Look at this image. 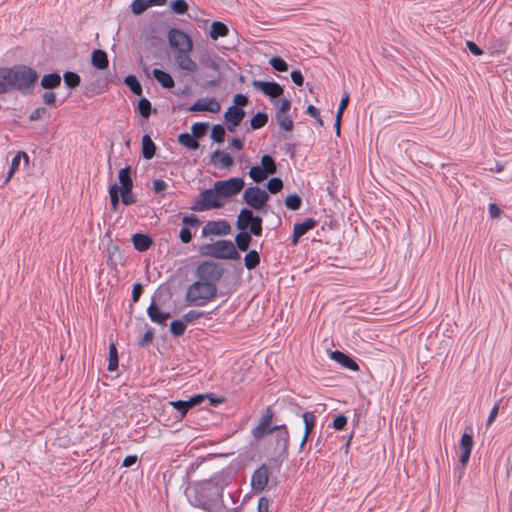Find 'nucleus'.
I'll list each match as a JSON object with an SVG mask.
<instances>
[{"label":"nucleus","instance_id":"e2e57ef3","mask_svg":"<svg viewBox=\"0 0 512 512\" xmlns=\"http://www.w3.org/2000/svg\"><path fill=\"white\" fill-rule=\"evenodd\" d=\"M201 316H202L201 312L189 311V312H187L186 314L183 315V321L185 323H189V322H192V321L200 318Z\"/></svg>","mask_w":512,"mask_h":512},{"label":"nucleus","instance_id":"7ed1b4c3","mask_svg":"<svg viewBox=\"0 0 512 512\" xmlns=\"http://www.w3.org/2000/svg\"><path fill=\"white\" fill-rule=\"evenodd\" d=\"M226 200H222L216 188L213 186L211 189L204 190L199 197L194 201L191 209L193 211H207L211 209H218L225 205Z\"/></svg>","mask_w":512,"mask_h":512},{"label":"nucleus","instance_id":"473e14b6","mask_svg":"<svg viewBox=\"0 0 512 512\" xmlns=\"http://www.w3.org/2000/svg\"><path fill=\"white\" fill-rule=\"evenodd\" d=\"M178 141L183 146L192 150H195L199 147V142L197 141V139L193 135H190L188 133L180 134L178 136Z\"/></svg>","mask_w":512,"mask_h":512},{"label":"nucleus","instance_id":"aec40b11","mask_svg":"<svg viewBox=\"0 0 512 512\" xmlns=\"http://www.w3.org/2000/svg\"><path fill=\"white\" fill-rule=\"evenodd\" d=\"M473 438L470 434L464 433L460 440V463L463 467L469 462L470 454L473 448Z\"/></svg>","mask_w":512,"mask_h":512},{"label":"nucleus","instance_id":"9b49d317","mask_svg":"<svg viewBox=\"0 0 512 512\" xmlns=\"http://www.w3.org/2000/svg\"><path fill=\"white\" fill-rule=\"evenodd\" d=\"M273 412L268 409L261 417L259 423L252 429V435L256 439H261L265 435L276 431L279 427H272Z\"/></svg>","mask_w":512,"mask_h":512},{"label":"nucleus","instance_id":"f704fd0d","mask_svg":"<svg viewBox=\"0 0 512 512\" xmlns=\"http://www.w3.org/2000/svg\"><path fill=\"white\" fill-rule=\"evenodd\" d=\"M235 242L237 244V247L241 251H246L250 245L251 242V236L249 233L243 231L236 235Z\"/></svg>","mask_w":512,"mask_h":512},{"label":"nucleus","instance_id":"052dcab7","mask_svg":"<svg viewBox=\"0 0 512 512\" xmlns=\"http://www.w3.org/2000/svg\"><path fill=\"white\" fill-rule=\"evenodd\" d=\"M348 103H349V94L345 93L341 99L336 116H339L340 118H342L343 113L348 106Z\"/></svg>","mask_w":512,"mask_h":512},{"label":"nucleus","instance_id":"680f3d73","mask_svg":"<svg viewBox=\"0 0 512 512\" xmlns=\"http://www.w3.org/2000/svg\"><path fill=\"white\" fill-rule=\"evenodd\" d=\"M488 211L492 219H498L502 214V210L495 203L489 204Z\"/></svg>","mask_w":512,"mask_h":512},{"label":"nucleus","instance_id":"338daca9","mask_svg":"<svg viewBox=\"0 0 512 512\" xmlns=\"http://www.w3.org/2000/svg\"><path fill=\"white\" fill-rule=\"evenodd\" d=\"M153 337H154L153 331H152V330H148V331L143 335V337L139 340V345H141V346H146V345H148L149 343H151V342H152Z\"/></svg>","mask_w":512,"mask_h":512},{"label":"nucleus","instance_id":"c9c22d12","mask_svg":"<svg viewBox=\"0 0 512 512\" xmlns=\"http://www.w3.org/2000/svg\"><path fill=\"white\" fill-rule=\"evenodd\" d=\"M276 121L285 131H291L293 129V121L287 113L276 114Z\"/></svg>","mask_w":512,"mask_h":512},{"label":"nucleus","instance_id":"c03bdc74","mask_svg":"<svg viewBox=\"0 0 512 512\" xmlns=\"http://www.w3.org/2000/svg\"><path fill=\"white\" fill-rule=\"evenodd\" d=\"M269 64L279 72H286L288 70L287 63L280 57L271 58Z\"/></svg>","mask_w":512,"mask_h":512},{"label":"nucleus","instance_id":"3c124183","mask_svg":"<svg viewBox=\"0 0 512 512\" xmlns=\"http://www.w3.org/2000/svg\"><path fill=\"white\" fill-rule=\"evenodd\" d=\"M283 188V182L280 178H272L267 183V189L271 193H277Z\"/></svg>","mask_w":512,"mask_h":512},{"label":"nucleus","instance_id":"e433bc0d","mask_svg":"<svg viewBox=\"0 0 512 512\" xmlns=\"http://www.w3.org/2000/svg\"><path fill=\"white\" fill-rule=\"evenodd\" d=\"M118 367V355H117V349L114 343L110 344L109 346V364H108V370L109 371H115Z\"/></svg>","mask_w":512,"mask_h":512},{"label":"nucleus","instance_id":"58836bf2","mask_svg":"<svg viewBox=\"0 0 512 512\" xmlns=\"http://www.w3.org/2000/svg\"><path fill=\"white\" fill-rule=\"evenodd\" d=\"M124 82L134 94L141 95V93H142L141 84L134 76H132V75L127 76L125 78Z\"/></svg>","mask_w":512,"mask_h":512},{"label":"nucleus","instance_id":"f03ea898","mask_svg":"<svg viewBox=\"0 0 512 512\" xmlns=\"http://www.w3.org/2000/svg\"><path fill=\"white\" fill-rule=\"evenodd\" d=\"M199 253L204 257H212L217 259H239L234 244L228 240H218L214 243L205 244L199 248Z\"/></svg>","mask_w":512,"mask_h":512},{"label":"nucleus","instance_id":"39448f33","mask_svg":"<svg viewBox=\"0 0 512 512\" xmlns=\"http://www.w3.org/2000/svg\"><path fill=\"white\" fill-rule=\"evenodd\" d=\"M168 42L176 55L192 52L193 42L189 35L179 29H171L168 32Z\"/></svg>","mask_w":512,"mask_h":512},{"label":"nucleus","instance_id":"09e8293b","mask_svg":"<svg viewBox=\"0 0 512 512\" xmlns=\"http://www.w3.org/2000/svg\"><path fill=\"white\" fill-rule=\"evenodd\" d=\"M285 205L291 210H298L301 206V198L298 195H290L285 199Z\"/></svg>","mask_w":512,"mask_h":512},{"label":"nucleus","instance_id":"ddd939ff","mask_svg":"<svg viewBox=\"0 0 512 512\" xmlns=\"http://www.w3.org/2000/svg\"><path fill=\"white\" fill-rule=\"evenodd\" d=\"M204 400V395L198 394L190 397L186 401L178 400V401H170L169 405L174 409L180 412V419H182L186 413L193 407L199 405Z\"/></svg>","mask_w":512,"mask_h":512},{"label":"nucleus","instance_id":"9d476101","mask_svg":"<svg viewBox=\"0 0 512 512\" xmlns=\"http://www.w3.org/2000/svg\"><path fill=\"white\" fill-rule=\"evenodd\" d=\"M243 200L253 209L260 210L269 200V195L265 190L254 186L244 191Z\"/></svg>","mask_w":512,"mask_h":512},{"label":"nucleus","instance_id":"1a4fd4ad","mask_svg":"<svg viewBox=\"0 0 512 512\" xmlns=\"http://www.w3.org/2000/svg\"><path fill=\"white\" fill-rule=\"evenodd\" d=\"M130 167L120 169L118 173V179L121 187L119 191L121 193L122 203L125 205H131L135 202V198L132 194L133 182L130 177Z\"/></svg>","mask_w":512,"mask_h":512},{"label":"nucleus","instance_id":"cd10ccee","mask_svg":"<svg viewBox=\"0 0 512 512\" xmlns=\"http://www.w3.org/2000/svg\"><path fill=\"white\" fill-rule=\"evenodd\" d=\"M22 159L24 161V165L28 166V164H29V156H28V154L26 152H24V151L17 152V154L12 159L11 166H10L7 178H6V182H8L12 178V176L14 175L16 170L18 169L20 161Z\"/></svg>","mask_w":512,"mask_h":512},{"label":"nucleus","instance_id":"423d86ee","mask_svg":"<svg viewBox=\"0 0 512 512\" xmlns=\"http://www.w3.org/2000/svg\"><path fill=\"white\" fill-rule=\"evenodd\" d=\"M276 164L273 158L269 155H264L261 157V165L252 166L249 170L250 178L256 182L260 183L268 178L269 175L276 173Z\"/></svg>","mask_w":512,"mask_h":512},{"label":"nucleus","instance_id":"8fccbe9b","mask_svg":"<svg viewBox=\"0 0 512 512\" xmlns=\"http://www.w3.org/2000/svg\"><path fill=\"white\" fill-rule=\"evenodd\" d=\"M280 428H278L276 431H279L278 433V441L282 442V448L287 449L289 445V433L287 431V428L285 425H280Z\"/></svg>","mask_w":512,"mask_h":512},{"label":"nucleus","instance_id":"b1692460","mask_svg":"<svg viewBox=\"0 0 512 512\" xmlns=\"http://www.w3.org/2000/svg\"><path fill=\"white\" fill-rule=\"evenodd\" d=\"M147 313L150 319L157 324H165L166 320L170 318V313L160 310L155 303L148 307Z\"/></svg>","mask_w":512,"mask_h":512},{"label":"nucleus","instance_id":"7c9ffc66","mask_svg":"<svg viewBox=\"0 0 512 512\" xmlns=\"http://www.w3.org/2000/svg\"><path fill=\"white\" fill-rule=\"evenodd\" d=\"M61 77L57 73L44 75L41 79V86L44 89H53L60 85Z\"/></svg>","mask_w":512,"mask_h":512},{"label":"nucleus","instance_id":"79ce46f5","mask_svg":"<svg viewBox=\"0 0 512 512\" xmlns=\"http://www.w3.org/2000/svg\"><path fill=\"white\" fill-rule=\"evenodd\" d=\"M63 78L65 84L70 88H75L80 84V76L74 72H66Z\"/></svg>","mask_w":512,"mask_h":512},{"label":"nucleus","instance_id":"49530a36","mask_svg":"<svg viewBox=\"0 0 512 512\" xmlns=\"http://www.w3.org/2000/svg\"><path fill=\"white\" fill-rule=\"evenodd\" d=\"M185 322L183 320H175L170 324V331L175 336H180L185 331Z\"/></svg>","mask_w":512,"mask_h":512},{"label":"nucleus","instance_id":"bb28decb","mask_svg":"<svg viewBox=\"0 0 512 512\" xmlns=\"http://www.w3.org/2000/svg\"><path fill=\"white\" fill-rule=\"evenodd\" d=\"M132 242L136 250L143 252L150 248L152 245V239L146 235L141 233H136L132 236Z\"/></svg>","mask_w":512,"mask_h":512},{"label":"nucleus","instance_id":"f3484780","mask_svg":"<svg viewBox=\"0 0 512 512\" xmlns=\"http://www.w3.org/2000/svg\"><path fill=\"white\" fill-rule=\"evenodd\" d=\"M220 109V103L215 98L199 99L189 108L190 111H208L211 113H218Z\"/></svg>","mask_w":512,"mask_h":512},{"label":"nucleus","instance_id":"6ab92c4d","mask_svg":"<svg viewBox=\"0 0 512 512\" xmlns=\"http://www.w3.org/2000/svg\"><path fill=\"white\" fill-rule=\"evenodd\" d=\"M210 160L215 167L221 169H230L234 164L233 158L230 154L221 150L213 152Z\"/></svg>","mask_w":512,"mask_h":512},{"label":"nucleus","instance_id":"37998d69","mask_svg":"<svg viewBox=\"0 0 512 512\" xmlns=\"http://www.w3.org/2000/svg\"><path fill=\"white\" fill-rule=\"evenodd\" d=\"M225 137V129L221 125H214L211 129L212 140L222 143Z\"/></svg>","mask_w":512,"mask_h":512},{"label":"nucleus","instance_id":"a18cd8bd","mask_svg":"<svg viewBox=\"0 0 512 512\" xmlns=\"http://www.w3.org/2000/svg\"><path fill=\"white\" fill-rule=\"evenodd\" d=\"M170 7L176 14L179 15L186 13V11L188 10V4L184 0L172 1Z\"/></svg>","mask_w":512,"mask_h":512},{"label":"nucleus","instance_id":"2f4dec72","mask_svg":"<svg viewBox=\"0 0 512 512\" xmlns=\"http://www.w3.org/2000/svg\"><path fill=\"white\" fill-rule=\"evenodd\" d=\"M228 34V27L219 21H214L211 24V30H210V37L214 40L218 39L219 37H225Z\"/></svg>","mask_w":512,"mask_h":512},{"label":"nucleus","instance_id":"4468645a","mask_svg":"<svg viewBox=\"0 0 512 512\" xmlns=\"http://www.w3.org/2000/svg\"><path fill=\"white\" fill-rule=\"evenodd\" d=\"M252 85L263 92L265 95L277 98L283 94V88L276 82H266V81H258L254 80Z\"/></svg>","mask_w":512,"mask_h":512},{"label":"nucleus","instance_id":"a19ab883","mask_svg":"<svg viewBox=\"0 0 512 512\" xmlns=\"http://www.w3.org/2000/svg\"><path fill=\"white\" fill-rule=\"evenodd\" d=\"M149 8L147 0H133L131 10L134 15H140Z\"/></svg>","mask_w":512,"mask_h":512},{"label":"nucleus","instance_id":"4d7b16f0","mask_svg":"<svg viewBox=\"0 0 512 512\" xmlns=\"http://www.w3.org/2000/svg\"><path fill=\"white\" fill-rule=\"evenodd\" d=\"M8 80L5 67H0V94L8 92Z\"/></svg>","mask_w":512,"mask_h":512},{"label":"nucleus","instance_id":"0e129e2a","mask_svg":"<svg viewBox=\"0 0 512 512\" xmlns=\"http://www.w3.org/2000/svg\"><path fill=\"white\" fill-rule=\"evenodd\" d=\"M167 188V183L161 179L153 181V190L155 193L163 192Z\"/></svg>","mask_w":512,"mask_h":512},{"label":"nucleus","instance_id":"c756f323","mask_svg":"<svg viewBox=\"0 0 512 512\" xmlns=\"http://www.w3.org/2000/svg\"><path fill=\"white\" fill-rule=\"evenodd\" d=\"M153 76L164 88H173L174 87V80L172 79L170 74H168L160 69H154Z\"/></svg>","mask_w":512,"mask_h":512},{"label":"nucleus","instance_id":"a878e982","mask_svg":"<svg viewBox=\"0 0 512 512\" xmlns=\"http://www.w3.org/2000/svg\"><path fill=\"white\" fill-rule=\"evenodd\" d=\"M91 63L97 69H106L109 64L106 52L100 49L94 50L91 55Z\"/></svg>","mask_w":512,"mask_h":512},{"label":"nucleus","instance_id":"de8ad7c7","mask_svg":"<svg viewBox=\"0 0 512 512\" xmlns=\"http://www.w3.org/2000/svg\"><path fill=\"white\" fill-rule=\"evenodd\" d=\"M138 110L143 118H148L151 111V104L146 98H142L138 102Z\"/></svg>","mask_w":512,"mask_h":512},{"label":"nucleus","instance_id":"f257e3e1","mask_svg":"<svg viewBox=\"0 0 512 512\" xmlns=\"http://www.w3.org/2000/svg\"><path fill=\"white\" fill-rule=\"evenodd\" d=\"M6 69V78L8 80V89H17L23 94L32 92L38 79L37 72L27 66H15Z\"/></svg>","mask_w":512,"mask_h":512},{"label":"nucleus","instance_id":"c85d7f7f","mask_svg":"<svg viewBox=\"0 0 512 512\" xmlns=\"http://www.w3.org/2000/svg\"><path fill=\"white\" fill-rule=\"evenodd\" d=\"M156 146L148 135L142 137V155L145 159H151L155 155Z\"/></svg>","mask_w":512,"mask_h":512},{"label":"nucleus","instance_id":"412c9836","mask_svg":"<svg viewBox=\"0 0 512 512\" xmlns=\"http://www.w3.org/2000/svg\"><path fill=\"white\" fill-rule=\"evenodd\" d=\"M315 225L316 222L312 218H308L302 223H296L293 228L292 243L294 245L297 244L299 238L311 230Z\"/></svg>","mask_w":512,"mask_h":512},{"label":"nucleus","instance_id":"603ef678","mask_svg":"<svg viewBox=\"0 0 512 512\" xmlns=\"http://www.w3.org/2000/svg\"><path fill=\"white\" fill-rule=\"evenodd\" d=\"M276 114L287 113L290 109L291 102L288 99H279L275 102Z\"/></svg>","mask_w":512,"mask_h":512},{"label":"nucleus","instance_id":"774afa93","mask_svg":"<svg viewBox=\"0 0 512 512\" xmlns=\"http://www.w3.org/2000/svg\"><path fill=\"white\" fill-rule=\"evenodd\" d=\"M269 500L265 497H261L258 501V512H268Z\"/></svg>","mask_w":512,"mask_h":512},{"label":"nucleus","instance_id":"f8f14e48","mask_svg":"<svg viewBox=\"0 0 512 512\" xmlns=\"http://www.w3.org/2000/svg\"><path fill=\"white\" fill-rule=\"evenodd\" d=\"M221 275V270L213 262H204L197 267V276L201 281H209L215 284Z\"/></svg>","mask_w":512,"mask_h":512},{"label":"nucleus","instance_id":"4c0bfd02","mask_svg":"<svg viewBox=\"0 0 512 512\" xmlns=\"http://www.w3.org/2000/svg\"><path fill=\"white\" fill-rule=\"evenodd\" d=\"M267 121H268L267 115L265 113L259 112L255 116L252 117V119L250 121V125H251L252 129H260L266 125Z\"/></svg>","mask_w":512,"mask_h":512},{"label":"nucleus","instance_id":"bf43d9fd","mask_svg":"<svg viewBox=\"0 0 512 512\" xmlns=\"http://www.w3.org/2000/svg\"><path fill=\"white\" fill-rule=\"evenodd\" d=\"M233 102H234V105L233 106H236V107H239V108H242L244 106L247 105L248 103V98L247 96H245L244 94H236L234 97H233Z\"/></svg>","mask_w":512,"mask_h":512},{"label":"nucleus","instance_id":"72a5a7b5","mask_svg":"<svg viewBox=\"0 0 512 512\" xmlns=\"http://www.w3.org/2000/svg\"><path fill=\"white\" fill-rule=\"evenodd\" d=\"M260 262L259 254L256 250L249 251L244 256V263L247 269H254Z\"/></svg>","mask_w":512,"mask_h":512},{"label":"nucleus","instance_id":"6e6552de","mask_svg":"<svg viewBox=\"0 0 512 512\" xmlns=\"http://www.w3.org/2000/svg\"><path fill=\"white\" fill-rule=\"evenodd\" d=\"M244 185V180L238 177L220 180L214 183V187L222 200L237 195L244 188Z\"/></svg>","mask_w":512,"mask_h":512},{"label":"nucleus","instance_id":"69168bd1","mask_svg":"<svg viewBox=\"0 0 512 512\" xmlns=\"http://www.w3.org/2000/svg\"><path fill=\"white\" fill-rule=\"evenodd\" d=\"M467 45V48L469 49V51L475 55V56H482L483 55V50L481 48H479L474 42L472 41H467L466 43Z\"/></svg>","mask_w":512,"mask_h":512},{"label":"nucleus","instance_id":"a211bd4d","mask_svg":"<svg viewBox=\"0 0 512 512\" xmlns=\"http://www.w3.org/2000/svg\"><path fill=\"white\" fill-rule=\"evenodd\" d=\"M269 469L266 466H261L252 475L251 485L254 490L263 491L268 484Z\"/></svg>","mask_w":512,"mask_h":512},{"label":"nucleus","instance_id":"864d4df0","mask_svg":"<svg viewBox=\"0 0 512 512\" xmlns=\"http://www.w3.org/2000/svg\"><path fill=\"white\" fill-rule=\"evenodd\" d=\"M202 64L204 67L211 69L215 72L219 70V63L214 56H208L203 61Z\"/></svg>","mask_w":512,"mask_h":512},{"label":"nucleus","instance_id":"0eeeda50","mask_svg":"<svg viewBox=\"0 0 512 512\" xmlns=\"http://www.w3.org/2000/svg\"><path fill=\"white\" fill-rule=\"evenodd\" d=\"M237 227L240 230H247L259 236L262 233V220L258 216H254L252 211L242 209L237 218Z\"/></svg>","mask_w":512,"mask_h":512},{"label":"nucleus","instance_id":"5701e85b","mask_svg":"<svg viewBox=\"0 0 512 512\" xmlns=\"http://www.w3.org/2000/svg\"><path fill=\"white\" fill-rule=\"evenodd\" d=\"M331 358L334 361H336L337 363H339L340 365H342L343 367H345L351 371L359 370V366L357 365V363L353 359H351L349 356H347L346 354H344L340 351L332 352Z\"/></svg>","mask_w":512,"mask_h":512},{"label":"nucleus","instance_id":"dca6fc26","mask_svg":"<svg viewBox=\"0 0 512 512\" xmlns=\"http://www.w3.org/2000/svg\"><path fill=\"white\" fill-rule=\"evenodd\" d=\"M190 53L191 52H185V53L176 55L175 61L181 70H183L189 74H194L198 71L199 66H198L197 62L192 59V57L190 56Z\"/></svg>","mask_w":512,"mask_h":512},{"label":"nucleus","instance_id":"393cba45","mask_svg":"<svg viewBox=\"0 0 512 512\" xmlns=\"http://www.w3.org/2000/svg\"><path fill=\"white\" fill-rule=\"evenodd\" d=\"M245 117V112L242 108L236 106H230L224 113V119L226 122H232V124H240Z\"/></svg>","mask_w":512,"mask_h":512},{"label":"nucleus","instance_id":"13d9d810","mask_svg":"<svg viewBox=\"0 0 512 512\" xmlns=\"http://www.w3.org/2000/svg\"><path fill=\"white\" fill-rule=\"evenodd\" d=\"M347 424V417L344 415H338L333 420V427L336 430H342Z\"/></svg>","mask_w":512,"mask_h":512},{"label":"nucleus","instance_id":"ea45409f","mask_svg":"<svg viewBox=\"0 0 512 512\" xmlns=\"http://www.w3.org/2000/svg\"><path fill=\"white\" fill-rule=\"evenodd\" d=\"M109 196L113 211H117L119 206V187L117 184H113L109 188Z\"/></svg>","mask_w":512,"mask_h":512},{"label":"nucleus","instance_id":"20e7f679","mask_svg":"<svg viewBox=\"0 0 512 512\" xmlns=\"http://www.w3.org/2000/svg\"><path fill=\"white\" fill-rule=\"evenodd\" d=\"M216 294V284L209 281L197 280L191 284L186 292V300L197 302L199 300L212 299Z\"/></svg>","mask_w":512,"mask_h":512},{"label":"nucleus","instance_id":"4be33fe9","mask_svg":"<svg viewBox=\"0 0 512 512\" xmlns=\"http://www.w3.org/2000/svg\"><path fill=\"white\" fill-rule=\"evenodd\" d=\"M303 422H304V434L300 442V449H303L305 444L307 443L308 437L310 433L312 432L314 425H315V415L312 412H305L302 415Z\"/></svg>","mask_w":512,"mask_h":512},{"label":"nucleus","instance_id":"6e6d98bb","mask_svg":"<svg viewBox=\"0 0 512 512\" xmlns=\"http://www.w3.org/2000/svg\"><path fill=\"white\" fill-rule=\"evenodd\" d=\"M47 114V109L44 107H38L33 110L29 115V120L31 122L42 119Z\"/></svg>","mask_w":512,"mask_h":512},{"label":"nucleus","instance_id":"2eb2a0df","mask_svg":"<svg viewBox=\"0 0 512 512\" xmlns=\"http://www.w3.org/2000/svg\"><path fill=\"white\" fill-rule=\"evenodd\" d=\"M230 232V226L226 221H210L202 229L203 236L209 235H227Z\"/></svg>","mask_w":512,"mask_h":512},{"label":"nucleus","instance_id":"5fc2aeb1","mask_svg":"<svg viewBox=\"0 0 512 512\" xmlns=\"http://www.w3.org/2000/svg\"><path fill=\"white\" fill-rule=\"evenodd\" d=\"M191 130H192L193 136L195 138H200V137H202L206 133L207 124H205V123H195L192 126Z\"/></svg>","mask_w":512,"mask_h":512}]
</instances>
